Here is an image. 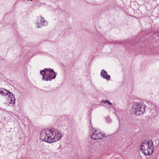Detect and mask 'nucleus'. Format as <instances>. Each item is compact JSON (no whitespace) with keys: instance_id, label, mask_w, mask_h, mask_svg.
<instances>
[{"instance_id":"20e7f679","label":"nucleus","mask_w":159,"mask_h":159,"mask_svg":"<svg viewBox=\"0 0 159 159\" xmlns=\"http://www.w3.org/2000/svg\"><path fill=\"white\" fill-rule=\"evenodd\" d=\"M145 106L143 104L135 103L132 107L133 112L137 116L143 114L145 111Z\"/></svg>"},{"instance_id":"ddd939ff","label":"nucleus","mask_w":159,"mask_h":159,"mask_svg":"<svg viewBox=\"0 0 159 159\" xmlns=\"http://www.w3.org/2000/svg\"><path fill=\"white\" fill-rule=\"evenodd\" d=\"M157 159V158H156V159Z\"/></svg>"},{"instance_id":"f03ea898","label":"nucleus","mask_w":159,"mask_h":159,"mask_svg":"<svg viewBox=\"0 0 159 159\" xmlns=\"http://www.w3.org/2000/svg\"><path fill=\"white\" fill-rule=\"evenodd\" d=\"M153 148L152 141L148 140L143 141L140 147L142 152L146 156L151 155L153 151Z\"/></svg>"},{"instance_id":"9d476101","label":"nucleus","mask_w":159,"mask_h":159,"mask_svg":"<svg viewBox=\"0 0 159 159\" xmlns=\"http://www.w3.org/2000/svg\"><path fill=\"white\" fill-rule=\"evenodd\" d=\"M102 102L103 103H108L109 104L111 105L112 104V103L110 102L109 100H106L105 101H104V100L102 101Z\"/></svg>"},{"instance_id":"39448f33","label":"nucleus","mask_w":159,"mask_h":159,"mask_svg":"<svg viewBox=\"0 0 159 159\" xmlns=\"http://www.w3.org/2000/svg\"><path fill=\"white\" fill-rule=\"evenodd\" d=\"M104 136V134L101 132L99 130L93 129L91 138L93 139H98L103 138Z\"/></svg>"},{"instance_id":"f257e3e1","label":"nucleus","mask_w":159,"mask_h":159,"mask_svg":"<svg viewBox=\"0 0 159 159\" xmlns=\"http://www.w3.org/2000/svg\"><path fill=\"white\" fill-rule=\"evenodd\" d=\"M62 136V133L59 131H52L46 129L41 131L40 137L42 141L49 143H52L59 140Z\"/></svg>"},{"instance_id":"1a4fd4ad","label":"nucleus","mask_w":159,"mask_h":159,"mask_svg":"<svg viewBox=\"0 0 159 159\" xmlns=\"http://www.w3.org/2000/svg\"><path fill=\"white\" fill-rule=\"evenodd\" d=\"M41 24L43 25L44 26L48 24L47 22L44 20L43 18L41 16Z\"/></svg>"},{"instance_id":"423d86ee","label":"nucleus","mask_w":159,"mask_h":159,"mask_svg":"<svg viewBox=\"0 0 159 159\" xmlns=\"http://www.w3.org/2000/svg\"><path fill=\"white\" fill-rule=\"evenodd\" d=\"M8 105L9 106H13L15 103V98L12 93L9 92L7 98Z\"/></svg>"},{"instance_id":"f8f14e48","label":"nucleus","mask_w":159,"mask_h":159,"mask_svg":"<svg viewBox=\"0 0 159 159\" xmlns=\"http://www.w3.org/2000/svg\"><path fill=\"white\" fill-rule=\"evenodd\" d=\"M40 27L39 25H38V28H39Z\"/></svg>"},{"instance_id":"9b49d317","label":"nucleus","mask_w":159,"mask_h":159,"mask_svg":"<svg viewBox=\"0 0 159 159\" xmlns=\"http://www.w3.org/2000/svg\"><path fill=\"white\" fill-rule=\"evenodd\" d=\"M106 120L107 122H110L111 121V119L109 117H106Z\"/></svg>"},{"instance_id":"6e6552de","label":"nucleus","mask_w":159,"mask_h":159,"mask_svg":"<svg viewBox=\"0 0 159 159\" xmlns=\"http://www.w3.org/2000/svg\"><path fill=\"white\" fill-rule=\"evenodd\" d=\"M9 92L8 91L4 88H1L0 89V95L2 96H5L9 95Z\"/></svg>"},{"instance_id":"7ed1b4c3","label":"nucleus","mask_w":159,"mask_h":159,"mask_svg":"<svg viewBox=\"0 0 159 159\" xmlns=\"http://www.w3.org/2000/svg\"><path fill=\"white\" fill-rule=\"evenodd\" d=\"M40 74L43 76V80L46 81H51L54 79L57 74L51 68H45L44 70L40 71Z\"/></svg>"},{"instance_id":"0eeeda50","label":"nucleus","mask_w":159,"mask_h":159,"mask_svg":"<svg viewBox=\"0 0 159 159\" xmlns=\"http://www.w3.org/2000/svg\"><path fill=\"white\" fill-rule=\"evenodd\" d=\"M101 75L104 79H106L107 80H109L110 79V76L108 75L107 72L104 70H102L101 71Z\"/></svg>"}]
</instances>
